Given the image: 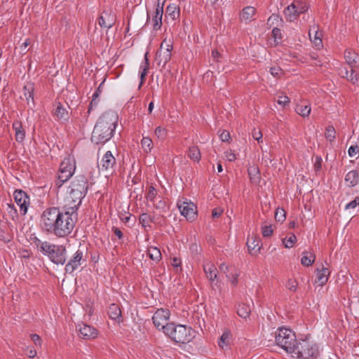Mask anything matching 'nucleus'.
<instances>
[{
	"instance_id": "f257e3e1",
	"label": "nucleus",
	"mask_w": 359,
	"mask_h": 359,
	"mask_svg": "<svg viewBox=\"0 0 359 359\" xmlns=\"http://www.w3.org/2000/svg\"><path fill=\"white\" fill-rule=\"evenodd\" d=\"M118 121V114L114 111L104 112L96 122L90 140L95 144H104L114 136Z\"/></svg>"
},
{
	"instance_id": "f03ea898",
	"label": "nucleus",
	"mask_w": 359,
	"mask_h": 359,
	"mask_svg": "<svg viewBox=\"0 0 359 359\" xmlns=\"http://www.w3.org/2000/svg\"><path fill=\"white\" fill-rule=\"evenodd\" d=\"M77 215L75 207H69L65 211H62L53 233L57 237H65L70 234L77 221Z\"/></svg>"
},
{
	"instance_id": "7ed1b4c3",
	"label": "nucleus",
	"mask_w": 359,
	"mask_h": 359,
	"mask_svg": "<svg viewBox=\"0 0 359 359\" xmlns=\"http://www.w3.org/2000/svg\"><path fill=\"white\" fill-rule=\"evenodd\" d=\"M163 328L164 334L176 343L186 344L194 337V330L190 327L170 323Z\"/></svg>"
},
{
	"instance_id": "20e7f679",
	"label": "nucleus",
	"mask_w": 359,
	"mask_h": 359,
	"mask_svg": "<svg viewBox=\"0 0 359 359\" xmlns=\"http://www.w3.org/2000/svg\"><path fill=\"white\" fill-rule=\"evenodd\" d=\"M70 188L69 198L72 203L71 207H75L77 210L88 191V183L86 177L83 175L76 177L72 182Z\"/></svg>"
},
{
	"instance_id": "39448f33",
	"label": "nucleus",
	"mask_w": 359,
	"mask_h": 359,
	"mask_svg": "<svg viewBox=\"0 0 359 359\" xmlns=\"http://www.w3.org/2000/svg\"><path fill=\"white\" fill-rule=\"evenodd\" d=\"M275 341L287 353H292L297 341L295 334L290 330L279 327L275 332Z\"/></svg>"
},
{
	"instance_id": "423d86ee",
	"label": "nucleus",
	"mask_w": 359,
	"mask_h": 359,
	"mask_svg": "<svg viewBox=\"0 0 359 359\" xmlns=\"http://www.w3.org/2000/svg\"><path fill=\"white\" fill-rule=\"evenodd\" d=\"M292 353L301 359H316L319 351L316 344L306 339L297 341Z\"/></svg>"
},
{
	"instance_id": "0eeeda50",
	"label": "nucleus",
	"mask_w": 359,
	"mask_h": 359,
	"mask_svg": "<svg viewBox=\"0 0 359 359\" xmlns=\"http://www.w3.org/2000/svg\"><path fill=\"white\" fill-rule=\"evenodd\" d=\"M61 211L58 208L53 207L45 210L41 215V222L43 229L53 233L56 225H57V218L60 217Z\"/></svg>"
},
{
	"instance_id": "6e6552de",
	"label": "nucleus",
	"mask_w": 359,
	"mask_h": 359,
	"mask_svg": "<svg viewBox=\"0 0 359 359\" xmlns=\"http://www.w3.org/2000/svg\"><path fill=\"white\" fill-rule=\"evenodd\" d=\"M75 171V165L72 163L70 158H65L60 165L57 179L55 180V186L60 188L62 184L70 179Z\"/></svg>"
},
{
	"instance_id": "1a4fd4ad",
	"label": "nucleus",
	"mask_w": 359,
	"mask_h": 359,
	"mask_svg": "<svg viewBox=\"0 0 359 359\" xmlns=\"http://www.w3.org/2000/svg\"><path fill=\"white\" fill-rule=\"evenodd\" d=\"M85 261L83 258V250L79 248L66 264L65 267V272L72 274L81 265L82 262Z\"/></svg>"
},
{
	"instance_id": "9d476101",
	"label": "nucleus",
	"mask_w": 359,
	"mask_h": 359,
	"mask_svg": "<svg viewBox=\"0 0 359 359\" xmlns=\"http://www.w3.org/2000/svg\"><path fill=\"white\" fill-rule=\"evenodd\" d=\"M170 315V313L168 309H158L152 317L154 326L159 330H163L164 332L163 327H165L166 324L168 323V320H169Z\"/></svg>"
},
{
	"instance_id": "9b49d317",
	"label": "nucleus",
	"mask_w": 359,
	"mask_h": 359,
	"mask_svg": "<svg viewBox=\"0 0 359 359\" xmlns=\"http://www.w3.org/2000/svg\"><path fill=\"white\" fill-rule=\"evenodd\" d=\"M172 50V46L164 40L161 45L160 50L156 53V60H158L159 65L162 64V67H164L170 61Z\"/></svg>"
},
{
	"instance_id": "f8f14e48",
	"label": "nucleus",
	"mask_w": 359,
	"mask_h": 359,
	"mask_svg": "<svg viewBox=\"0 0 359 359\" xmlns=\"http://www.w3.org/2000/svg\"><path fill=\"white\" fill-rule=\"evenodd\" d=\"M50 260L57 265H64L67 260V250L64 245H57L49 257Z\"/></svg>"
},
{
	"instance_id": "ddd939ff",
	"label": "nucleus",
	"mask_w": 359,
	"mask_h": 359,
	"mask_svg": "<svg viewBox=\"0 0 359 359\" xmlns=\"http://www.w3.org/2000/svg\"><path fill=\"white\" fill-rule=\"evenodd\" d=\"M14 198L17 205L20 207L22 215H26L29 205V197L22 190H15L14 192Z\"/></svg>"
},
{
	"instance_id": "4468645a",
	"label": "nucleus",
	"mask_w": 359,
	"mask_h": 359,
	"mask_svg": "<svg viewBox=\"0 0 359 359\" xmlns=\"http://www.w3.org/2000/svg\"><path fill=\"white\" fill-rule=\"evenodd\" d=\"M203 270L207 278L211 282V286L213 290L219 288L220 285L217 279V269L212 263H207L203 266Z\"/></svg>"
},
{
	"instance_id": "2eb2a0df",
	"label": "nucleus",
	"mask_w": 359,
	"mask_h": 359,
	"mask_svg": "<svg viewBox=\"0 0 359 359\" xmlns=\"http://www.w3.org/2000/svg\"><path fill=\"white\" fill-rule=\"evenodd\" d=\"M76 330L79 332V337L86 340L93 339L97 336V330L86 324L76 325Z\"/></svg>"
},
{
	"instance_id": "dca6fc26",
	"label": "nucleus",
	"mask_w": 359,
	"mask_h": 359,
	"mask_svg": "<svg viewBox=\"0 0 359 359\" xmlns=\"http://www.w3.org/2000/svg\"><path fill=\"white\" fill-rule=\"evenodd\" d=\"M177 208L181 215L184 216L187 219H194L196 211V206L193 203L179 201L177 203Z\"/></svg>"
},
{
	"instance_id": "f3484780",
	"label": "nucleus",
	"mask_w": 359,
	"mask_h": 359,
	"mask_svg": "<svg viewBox=\"0 0 359 359\" xmlns=\"http://www.w3.org/2000/svg\"><path fill=\"white\" fill-rule=\"evenodd\" d=\"M116 163V159L110 151H107L103 156L98 166L102 170H112Z\"/></svg>"
},
{
	"instance_id": "a211bd4d",
	"label": "nucleus",
	"mask_w": 359,
	"mask_h": 359,
	"mask_svg": "<svg viewBox=\"0 0 359 359\" xmlns=\"http://www.w3.org/2000/svg\"><path fill=\"white\" fill-rule=\"evenodd\" d=\"M101 27L111 28L115 24V18L112 11H103L98 20Z\"/></svg>"
},
{
	"instance_id": "6ab92c4d",
	"label": "nucleus",
	"mask_w": 359,
	"mask_h": 359,
	"mask_svg": "<svg viewBox=\"0 0 359 359\" xmlns=\"http://www.w3.org/2000/svg\"><path fill=\"white\" fill-rule=\"evenodd\" d=\"M163 3L161 5L160 0H158L155 14L152 18L153 29L158 30L162 26V17L163 13Z\"/></svg>"
},
{
	"instance_id": "aec40b11",
	"label": "nucleus",
	"mask_w": 359,
	"mask_h": 359,
	"mask_svg": "<svg viewBox=\"0 0 359 359\" xmlns=\"http://www.w3.org/2000/svg\"><path fill=\"white\" fill-rule=\"evenodd\" d=\"M34 243L37 249L44 255L48 256V257L50 256L52 252L57 246L56 245L50 243L48 241H42L39 239H36Z\"/></svg>"
},
{
	"instance_id": "412c9836",
	"label": "nucleus",
	"mask_w": 359,
	"mask_h": 359,
	"mask_svg": "<svg viewBox=\"0 0 359 359\" xmlns=\"http://www.w3.org/2000/svg\"><path fill=\"white\" fill-rule=\"evenodd\" d=\"M346 62L350 67L359 69V55L351 50H346L344 53Z\"/></svg>"
},
{
	"instance_id": "4be33fe9",
	"label": "nucleus",
	"mask_w": 359,
	"mask_h": 359,
	"mask_svg": "<svg viewBox=\"0 0 359 359\" xmlns=\"http://www.w3.org/2000/svg\"><path fill=\"white\" fill-rule=\"evenodd\" d=\"M283 13L287 21L294 22L299 17L295 3H292L285 8Z\"/></svg>"
},
{
	"instance_id": "5701e85b",
	"label": "nucleus",
	"mask_w": 359,
	"mask_h": 359,
	"mask_svg": "<svg viewBox=\"0 0 359 359\" xmlns=\"http://www.w3.org/2000/svg\"><path fill=\"white\" fill-rule=\"evenodd\" d=\"M13 128L15 130L16 141L18 142H22L25 137V131L22 127V123L19 121H15L13 123Z\"/></svg>"
},
{
	"instance_id": "b1692460",
	"label": "nucleus",
	"mask_w": 359,
	"mask_h": 359,
	"mask_svg": "<svg viewBox=\"0 0 359 359\" xmlns=\"http://www.w3.org/2000/svg\"><path fill=\"white\" fill-rule=\"evenodd\" d=\"M54 116H56L58 120L62 121H67L69 118L67 110L60 102H57V104L56 109L54 111Z\"/></svg>"
},
{
	"instance_id": "393cba45",
	"label": "nucleus",
	"mask_w": 359,
	"mask_h": 359,
	"mask_svg": "<svg viewBox=\"0 0 359 359\" xmlns=\"http://www.w3.org/2000/svg\"><path fill=\"white\" fill-rule=\"evenodd\" d=\"M345 182L348 187H355L359 182V173L357 170L349 171L345 177Z\"/></svg>"
},
{
	"instance_id": "a878e982",
	"label": "nucleus",
	"mask_w": 359,
	"mask_h": 359,
	"mask_svg": "<svg viewBox=\"0 0 359 359\" xmlns=\"http://www.w3.org/2000/svg\"><path fill=\"white\" fill-rule=\"evenodd\" d=\"M109 317L115 320L120 321L121 319V311L119 306L116 304H111L107 310Z\"/></svg>"
},
{
	"instance_id": "bb28decb",
	"label": "nucleus",
	"mask_w": 359,
	"mask_h": 359,
	"mask_svg": "<svg viewBox=\"0 0 359 359\" xmlns=\"http://www.w3.org/2000/svg\"><path fill=\"white\" fill-rule=\"evenodd\" d=\"M260 243V240L259 237L255 235H252L251 236H248L246 242V245L248 246V249L250 251V253H252V250H255L257 247V251H259L260 248L259 247Z\"/></svg>"
},
{
	"instance_id": "cd10ccee",
	"label": "nucleus",
	"mask_w": 359,
	"mask_h": 359,
	"mask_svg": "<svg viewBox=\"0 0 359 359\" xmlns=\"http://www.w3.org/2000/svg\"><path fill=\"white\" fill-rule=\"evenodd\" d=\"M329 273V270L327 268L318 269L316 282L319 283L320 285H325L327 281Z\"/></svg>"
},
{
	"instance_id": "c85d7f7f",
	"label": "nucleus",
	"mask_w": 359,
	"mask_h": 359,
	"mask_svg": "<svg viewBox=\"0 0 359 359\" xmlns=\"http://www.w3.org/2000/svg\"><path fill=\"white\" fill-rule=\"evenodd\" d=\"M352 67L351 71L346 70V76H343L348 81L351 82L354 85H359V73H357Z\"/></svg>"
},
{
	"instance_id": "c756f323",
	"label": "nucleus",
	"mask_w": 359,
	"mask_h": 359,
	"mask_svg": "<svg viewBox=\"0 0 359 359\" xmlns=\"http://www.w3.org/2000/svg\"><path fill=\"white\" fill-rule=\"evenodd\" d=\"M315 259H316V257L314 255L305 251L302 253L301 263L302 265H304L305 266H309L314 263Z\"/></svg>"
},
{
	"instance_id": "7c9ffc66",
	"label": "nucleus",
	"mask_w": 359,
	"mask_h": 359,
	"mask_svg": "<svg viewBox=\"0 0 359 359\" xmlns=\"http://www.w3.org/2000/svg\"><path fill=\"white\" fill-rule=\"evenodd\" d=\"M255 14V8L252 6H247L243 9L241 18L246 21H250Z\"/></svg>"
},
{
	"instance_id": "2f4dec72",
	"label": "nucleus",
	"mask_w": 359,
	"mask_h": 359,
	"mask_svg": "<svg viewBox=\"0 0 359 359\" xmlns=\"http://www.w3.org/2000/svg\"><path fill=\"white\" fill-rule=\"evenodd\" d=\"M188 156L191 160L198 162L201 159L199 149L196 146L191 147L188 151Z\"/></svg>"
},
{
	"instance_id": "473e14b6",
	"label": "nucleus",
	"mask_w": 359,
	"mask_h": 359,
	"mask_svg": "<svg viewBox=\"0 0 359 359\" xmlns=\"http://www.w3.org/2000/svg\"><path fill=\"white\" fill-rule=\"evenodd\" d=\"M237 313L240 317L246 319L248 317H249L250 313V309L249 306L245 304H239L237 309Z\"/></svg>"
},
{
	"instance_id": "72a5a7b5",
	"label": "nucleus",
	"mask_w": 359,
	"mask_h": 359,
	"mask_svg": "<svg viewBox=\"0 0 359 359\" xmlns=\"http://www.w3.org/2000/svg\"><path fill=\"white\" fill-rule=\"evenodd\" d=\"M248 172L252 182L257 183L259 182L260 175L259 170L257 167L250 168Z\"/></svg>"
},
{
	"instance_id": "f704fd0d",
	"label": "nucleus",
	"mask_w": 359,
	"mask_h": 359,
	"mask_svg": "<svg viewBox=\"0 0 359 359\" xmlns=\"http://www.w3.org/2000/svg\"><path fill=\"white\" fill-rule=\"evenodd\" d=\"M295 111L300 116L305 117L310 114L311 107L309 105L297 104Z\"/></svg>"
},
{
	"instance_id": "c9c22d12",
	"label": "nucleus",
	"mask_w": 359,
	"mask_h": 359,
	"mask_svg": "<svg viewBox=\"0 0 359 359\" xmlns=\"http://www.w3.org/2000/svg\"><path fill=\"white\" fill-rule=\"evenodd\" d=\"M24 91V96L27 101V104L29 103L30 100L34 102V87L32 85L25 86Z\"/></svg>"
},
{
	"instance_id": "e433bc0d",
	"label": "nucleus",
	"mask_w": 359,
	"mask_h": 359,
	"mask_svg": "<svg viewBox=\"0 0 359 359\" xmlns=\"http://www.w3.org/2000/svg\"><path fill=\"white\" fill-rule=\"evenodd\" d=\"M148 255L154 261H158L161 258V251L155 247H151L148 249Z\"/></svg>"
},
{
	"instance_id": "4c0bfd02",
	"label": "nucleus",
	"mask_w": 359,
	"mask_h": 359,
	"mask_svg": "<svg viewBox=\"0 0 359 359\" xmlns=\"http://www.w3.org/2000/svg\"><path fill=\"white\" fill-rule=\"evenodd\" d=\"M147 53L144 55V61L145 65H141L140 68L142 69V72H140V86L142 85L144 82L145 76L147 74V71L149 69V60L147 58Z\"/></svg>"
},
{
	"instance_id": "58836bf2",
	"label": "nucleus",
	"mask_w": 359,
	"mask_h": 359,
	"mask_svg": "<svg viewBox=\"0 0 359 359\" xmlns=\"http://www.w3.org/2000/svg\"><path fill=\"white\" fill-rule=\"evenodd\" d=\"M283 20L280 15L277 14H272L267 20V25L272 27L274 25L278 26L280 23H283Z\"/></svg>"
},
{
	"instance_id": "ea45409f",
	"label": "nucleus",
	"mask_w": 359,
	"mask_h": 359,
	"mask_svg": "<svg viewBox=\"0 0 359 359\" xmlns=\"http://www.w3.org/2000/svg\"><path fill=\"white\" fill-rule=\"evenodd\" d=\"M166 12L172 20H175L180 16V9L175 5H169L166 8Z\"/></svg>"
},
{
	"instance_id": "a19ab883",
	"label": "nucleus",
	"mask_w": 359,
	"mask_h": 359,
	"mask_svg": "<svg viewBox=\"0 0 359 359\" xmlns=\"http://www.w3.org/2000/svg\"><path fill=\"white\" fill-rule=\"evenodd\" d=\"M141 144L145 152L151 151L153 148V142L149 137H144L141 141Z\"/></svg>"
},
{
	"instance_id": "79ce46f5",
	"label": "nucleus",
	"mask_w": 359,
	"mask_h": 359,
	"mask_svg": "<svg viewBox=\"0 0 359 359\" xmlns=\"http://www.w3.org/2000/svg\"><path fill=\"white\" fill-rule=\"evenodd\" d=\"M335 134H336V131H335L334 128L332 126H329L326 128L325 135L326 139L327 140H329L330 142L334 141V140L336 137Z\"/></svg>"
},
{
	"instance_id": "37998d69",
	"label": "nucleus",
	"mask_w": 359,
	"mask_h": 359,
	"mask_svg": "<svg viewBox=\"0 0 359 359\" xmlns=\"http://www.w3.org/2000/svg\"><path fill=\"white\" fill-rule=\"evenodd\" d=\"M152 219L150 215L147 213H142L139 217V222L143 227L149 226V222H151Z\"/></svg>"
},
{
	"instance_id": "c03bdc74",
	"label": "nucleus",
	"mask_w": 359,
	"mask_h": 359,
	"mask_svg": "<svg viewBox=\"0 0 359 359\" xmlns=\"http://www.w3.org/2000/svg\"><path fill=\"white\" fill-rule=\"evenodd\" d=\"M297 241V238L294 234H292L287 240L286 238L283 239V243L285 247L287 248H292Z\"/></svg>"
},
{
	"instance_id": "a18cd8bd",
	"label": "nucleus",
	"mask_w": 359,
	"mask_h": 359,
	"mask_svg": "<svg viewBox=\"0 0 359 359\" xmlns=\"http://www.w3.org/2000/svg\"><path fill=\"white\" fill-rule=\"evenodd\" d=\"M294 3L299 15L301 13H304L308 11L309 6L305 3H302L300 1H297Z\"/></svg>"
},
{
	"instance_id": "49530a36",
	"label": "nucleus",
	"mask_w": 359,
	"mask_h": 359,
	"mask_svg": "<svg viewBox=\"0 0 359 359\" xmlns=\"http://www.w3.org/2000/svg\"><path fill=\"white\" fill-rule=\"evenodd\" d=\"M275 219L277 222H283L285 219V212L283 209H277L275 212Z\"/></svg>"
},
{
	"instance_id": "de8ad7c7",
	"label": "nucleus",
	"mask_w": 359,
	"mask_h": 359,
	"mask_svg": "<svg viewBox=\"0 0 359 359\" xmlns=\"http://www.w3.org/2000/svg\"><path fill=\"white\" fill-rule=\"evenodd\" d=\"M298 283L297 280L289 279L286 283V287L292 292H295L297 290Z\"/></svg>"
},
{
	"instance_id": "09e8293b",
	"label": "nucleus",
	"mask_w": 359,
	"mask_h": 359,
	"mask_svg": "<svg viewBox=\"0 0 359 359\" xmlns=\"http://www.w3.org/2000/svg\"><path fill=\"white\" fill-rule=\"evenodd\" d=\"M272 36L274 39V41L278 43L279 41H280L282 39L280 29L278 27H274L272 30Z\"/></svg>"
},
{
	"instance_id": "8fccbe9b",
	"label": "nucleus",
	"mask_w": 359,
	"mask_h": 359,
	"mask_svg": "<svg viewBox=\"0 0 359 359\" xmlns=\"http://www.w3.org/2000/svg\"><path fill=\"white\" fill-rule=\"evenodd\" d=\"M155 135L158 137L159 139H163L166 136V129L165 128H162L161 126H158L155 129Z\"/></svg>"
},
{
	"instance_id": "3c124183",
	"label": "nucleus",
	"mask_w": 359,
	"mask_h": 359,
	"mask_svg": "<svg viewBox=\"0 0 359 359\" xmlns=\"http://www.w3.org/2000/svg\"><path fill=\"white\" fill-rule=\"evenodd\" d=\"M157 194L156 190L154 187L151 186L149 187V191L146 195V198L148 201H153Z\"/></svg>"
},
{
	"instance_id": "603ef678",
	"label": "nucleus",
	"mask_w": 359,
	"mask_h": 359,
	"mask_svg": "<svg viewBox=\"0 0 359 359\" xmlns=\"http://www.w3.org/2000/svg\"><path fill=\"white\" fill-rule=\"evenodd\" d=\"M229 333L224 332L219 339V341L218 343L219 346L221 348H223L224 345L227 344L226 341L229 339Z\"/></svg>"
},
{
	"instance_id": "864d4df0",
	"label": "nucleus",
	"mask_w": 359,
	"mask_h": 359,
	"mask_svg": "<svg viewBox=\"0 0 359 359\" xmlns=\"http://www.w3.org/2000/svg\"><path fill=\"white\" fill-rule=\"evenodd\" d=\"M262 233L264 237H270L273 233L271 226H264L262 227Z\"/></svg>"
},
{
	"instance_id": "5fc2aeb1",
	"label": "nucleus",
	"mask_w": 359,
	"mask_h": 359,
	"mask_svg": "<svg viewBox=\"0 0 359 359\" xmlns=\"http://www.w3.org/2000/svg\"><path fill=\"white\" fill-rule=\"evenodd\" d=\"M359 153V146L352 145L348 148V154L350 157H353Z\"/></svg>"
},
{
	"instance_id": "6e6d98bb",
	"label": "nucleus",
	"mask_w": 359,
	"mask_h": 359,
	"mask_svg": "<svg viewBox=\"0 0 359 359\" xmlns=\"http://www.w3.org/2000/svg\"><path fill=\"white\" fill-rule=\"evenodd\" d=\"M270 73L274 77H280L282 74V69L279 67H272L270 68Z\"/></svg>"
},
{
	"instance_id": "4d7b16f0",
	"label": "nucleus",
	"mask_w": 359,
	"mask_h": 359,
	"mask_svg": "<svg viewBox=\"0 0 359 359\" xmlns=\"http://www.w3.org/2000/svg\"><path fill=\"white\" fill-rule=\"evenodd\" d=\"M278 104L285 106L290 102V99L286 95L280 96L277 100Z\"/></svg>"
},
{
	"instance_id": "13d9d810",
	"label": "nucleus",
	"mask_w": 359,
	"mask_h": 359,
	"mask_svg": "<svg viewBox=\"0 0 359 359\" xmlns=\"http://www.w3.org/2000/svg\"><path fill=\"white\" fill-rule=\"evenodd\" d=\"M359 205V197H356L354 200L351 201L350 203H347L346 205L345 208L347 209H352L355 208L357 205Z\"/></svg>"
},
{
	"instance_id": "bf43d9fd",
	"label": "nucleus",
	"mask_w": 359,
	"mask_h": 359,
	"mask_svg": "<svg viewBox=\"0 0 359 359\" xmlns=\"http://www.w3.org/2000/svg\"><path fill=\"white\" fill-rule=\"evenodd\" d=\"M219 138L222 142H227L230 139V134L226 130H222L219 134Z\"/></svg>"
},
{
	"instance_id": "052dcab7",
	"label": "nucleus",
	"mask_w": 359,
	"mask_h": 359,
	"mask_svg": "<svg viewBox=\"0 0 359 359\" xmlns=\"http://www.w3.org/2000/svg\"><path fill=\"white\" fill-rule=\"evenodd\" d=\"M32 341L34 343L36 346H41V337L36 334H32L30 335Z\"/></svg>"
},
{
	"instance_id": "680f3d73",
	"label": "nucleus",
	"mask_w": 359,
	"mask_h": 359,
	"mask_svg": "<svg viewBox=\"0 0 359 359\" xmlns=\"http://www.w3.org/2000/svg\"><path fill=\"white\" fill-rule=\"evenodd\" d=\"M225 157L230 162L234 161L236 159V154L231 150L225 152Z\"/></svg>"
},
{
	"instance_id": "e2e57ef3",
	"label": "nucleus",
	"mask_w": 359,
	"mask_h": 359,
	"mask_svg": "<svg viewBox=\"0 0 359 359\" xmlns=\"http://www.w3.org/2000/svg\"><path fill=\"white\" fill-rule=\"evenodd\" d=\"M322 167V158L320 156H316L315 158L314 168L316 171L321 169Z\"/></svg>"
},
{
	"instance_id": "0e129e2a",
	"label": "nucleus",
	"mask_w": 359,
	"mask_h": 359,
	"mask_svg": "<svg viewBox=\"0 0 359 359\" xmlns=\"http://www.w3.org/2000/svg\"><path fill=\"white\" fill-rule=\"evenodd\" d=\"M252 137L255 140H257L259 142L262 141V133L260 130H254L252 132Z\"/></svg>"
},
{
	"instance_id": "69168bd1",
	"label": "nucleus",
	"mask_w": 359,
	"mask_h": 359,
	"mask_svg": "<svg viewBox=\"0 0 359 359\" xmlns=\"http://www.w3.org/2000/svg\"><path fill=\"white\" fill-rule=\"evenodd\" d=\"M112 231L114 234L118 238L119 240H121L123 238V234L122 231L117 227H113Z\"/></svg>"
},
{
	"instance_id": "338daca9",
	"label": "nucleus",
	"mask_w": 359,
	"mask_h": 359,
	"mask_svg": "<svg viewBox=\"0 0 359 359\" xmlns=\"http://www.w3.org/2000/svg\"><path fill=\"white\" fill-rule=\"evenodd\" d=\"M101 86H102V83L99 86V87L97 88V90L93 94L92 100H93V102H95L97 100V99L98 98V97L101 93Z\"/></svg>"
},
{
	"instance_id": "774afa93",
	"label": "nucleus",
	"mask_w": 359,
	"mask_h": 359,
	"mask_svg": "<svg viewBox=\"0 0 359 359\" xmlns=\"http://www.w3.org/2000/svg\"><path fill=\"white\" fill-rule=\"evenodd\" d=\"M222 212L223 210L220 208H215L212 210V217H219Z\"/></svg>"
}]
</instances>
